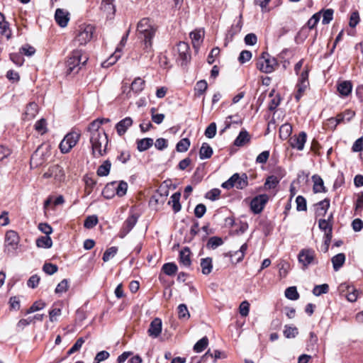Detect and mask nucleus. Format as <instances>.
I'll list each match as a JSON object with an SVG mask.
<instances>
[{"label": "nucleus", "instance_id": "nucleus-1", "mask_svg": "<svg viewBox=\"0 0 363 363\" xmlns=\"http://www.w3.org/2000/svg\"><path fill=\"white\" fill-rule=\"evenodd\" d=\"M92 155L94 157L103 156L106 152L108 136L104 129H99V123H91L87 128Z\"/></svg>", "mask_w": 363, "mask_h": 363}, {"label": "nucleus", "instance_id": "nucleus-2", "mask_svg": "<svg viewBox=\"0 0 363 363\" xmlns=\"http://www.w3.org/2000/svg\"><path fill=\"white\" fill-rule=\"evenodd\" d=\"M157 31V26L148 18L141 19L137 25V32L138 38L142 40L143 50L145 53L150 54L152 52V38L155 37Z\"/></svg>", "mask_w": 363, "mask_h": 363}, {"label": "nucleus", "instance_id": "nucleus-3", "mask_svg": "<svg viewBox=\"0 0 363 363\" xmlns=\"http://www.w3.org/2000/svg\"><path fill=\"white\" fill-rule=\"evenodd\" d=\"M88 60L86 55H83L81 50H73L69 56L67 62V72L76 74L81 69V66L85 65Z\"/></svg>", "mask_w": 363, "mask_h": 363}, {"label": "nucleus", "instance_id": "nucleus-4", "mask_svg": "<svg viewBox=\"0 0 363 363\" xmlns=\"http://www.w3.org/2000/svg\"><path fill=\"white\" fill-rule=\"evenodd\" d=\"M278 66L277 60L267 52H262L257 62V68L264 73H271Z\"/></svg>", "mask_w": 363, "mask_h": 363}, {"label": "nucleus", "instance_id": "nucleus-5", "mask_svg": "<svg viewBox=\"0 0 363 363\" xmlns=\"http://www.w3.org/2000/svg\"><path fill=\"white\" fill-rule=\"evenodd\" d=\"M248 185V177L246 174H240L235 173L226 182L222 184V187L230 189L235 187L238 189H243Z\"/></svg>", "mask_w": 363, "mask_h": 363}, {"label": "nucleus", "instance_id": "nucleus-6", "mask_svg": "<svg viewBox=\"0 0 363 363\" xmlns=\"http://www.w3.org/2000/svg\"><path fill=\"white\" fill-rule=\"evenodd\" d=\"M94 31L95 28L91 24L81 25L79 27L75 40L81 45H86L92 39Z\"/></svg>", "mask_w": 363, "mask_h": 363}, {"label": "nucleus", "instance_id": "nucleus-7", "mask_svg": "<svg viewBox=\"0 0 363 363\" xmlns=\"http://www.w3.org/2000/svg\"><path fill=\"white\" fill-rule=\"evenodd\" d=\"M79 138V133L72 131L67 133L60 143V152L63 154L68 153L77 145Z\"/></svg>", "mask_w": 363, "mask_h": 363}, {"label": "nucleus", "instance_id": "nucleus-8", "mask_svg": "<svg viewBox=\"0 0 363 363\" xmlns=\"http://www.w3.org/2000/svg\"><path fill=\"white\" fill-rule=\"evenodd\" d=\"M50 155L48 145H40L32 155L30 164L35 167L42 165Z\"/></svg>", "mask_w": 363, "mask_h": 363}, {"label": "nucleus", "instance_id": "nucleus-9", "mask_svg": "<svg viewBox=\"0 0 363 363\" xmlns=\"http://www.w3.org/2000/svg\"><path fill=\"white\" fill-rule=\"evenodd\" d=\"M308 71L306 69L301 72L296 86V92L295 93L294 97L297 101H298L303 96L304 93L308 89Z\"/></svg>", "mask_w": 363, "mask_h": 363}, {"label": "nucleus", "instance_id": "nucleus-10", "mask_svg": "<svg viewBox=\"0 0 363 363\" xmlns=\"http://www.w3.org/2000/svg\"><path fill=\"white\" fill-rule=\"evenodd\" d=\"M298 261L302 264L304 268H306L308 265L315 264V253L313 250L311 249H303L300 251L298 256Z\"/></svg>", "mask_w": 363, "mask_h": 363}, {"label": "nucleus", "instance_id": "nucleus-11", "mask_svg": "<svg viewBox=\"0 0 363 363\" xmlns=\"http://www.w3.org/2000/svg\"><path fill=\"white\" fill-rule=\"evenodd\" d=\"M269 200V196L267 194H260L255 196L250 203V208L252 211L258 214L261 213Z\"/></svg>", "mask_w": 363, "mask_h": 363}, {"label": "nucleus", "instance_id": "nucleus-12", "mask_svg": "<svg viewBox=\"0 0 363 363\" xmlns=\"http://www.w3.org/2000/svg\"><path fill=\"white\" fill-rule=\"evenodd\" d=\"M174 52L177 53V60L182 62V65L186 64L191 57L189 44L185 42H179Z\"/></svg>", "mask_w": 363, "mask_h": 363}, {"label": "nucleus", "instance_id": "nucleus-13", "mask_svg": "<svg viewBox=\"0 0 363 363\" xmlns=\"http://www.w3.org/2000/svg\"><path fill=\"white\" fill-rule=\"evenodd\" d=\"M65 172L62 167L59 164L51 166L48 170L43 174L45 179L53 177L55 179L61 182L65 179Z\"/></svg>", "mask_w": 363, "mask_h": 363}, {"label": "nucleus", "instance_id": "nucleus-14", "mask_svg": "<svg viewBox=\"0 0 363 363\" xmlns=\"http://www.w3.org/2000/svg\"><path fill=\"white\" fill-rule=\"evenodd\" d=\"M306 140L307 135L305 132L302 131L299 133L298 135H295L290 138V145L294 149H296L299 151L303 150Z\"/></svg>", "mask_w": 363, "mask_h": 363}, {"label": "nucleus", "instance_id": "nucleus-15", "mask_svg": "<svg viewBox=\"0 0 363 363\" xmlns=\"http://www.w3.org/2000/svg\"><path fill=\"white\" fill-rule=\"evenodd\" d=\"M138 222V216L132 214L123 223V225L118 233L121 238H123L135 225Z\"/></svg>", "mask_w": 363, "mask_h": 363}, {"label": "nucleus", "instance_id": "nucleus-16", "mask_svg": "<svg viewBox=\"0 0 363 363\" xmlns=\"http://www.w3.org/2000/svg\"><path fill=\"white\" fill-rule=\"evenodd\" d=\"M20 241L18 234L14 230H9L5 235V246L11 247L12 250L17 248Z\"/></svg>", "mask_w": 363, "mask_h": 363}, {"label": "nucleus", "instance_id": "nucleus-17", "mask_svg": "<svg viewBox=\"0 0 363 363\" xmlns=\"http://www.w3.org/2000/svg\"><path fill=\"white\" fill-rule=\"evenodd\" d=\"M355 115L354 111L347 109L344 112L337 115L335 118H330L329 121L330 123L335 122V126L341 123L349 122Z\"/></svg>", "mask_w": 363, "mask_h": 363}, {"label": "nucleus", "instance_id": "nucleus-18", "mask_svg": "<svg viewBox=\"0 0 363 363\" xmlns=\"http://www.w3.org/2000/svg\"><path fill=\"white\" fill-rule=\"evenodd\" d=\"M55 19L60 27H66L69 20V13L62 9H57L55 13Z\"/></svg>", "mask_w": 363, "mask_h": 363}, {"label": "nucleus", "instance_id": "nucleus-19", "mask_svg": "<svg viewBox=\"0 0 363 363\" xmlns=\"http://www.w3.org/2000/svg\"><path fill=\"white\" fill-rule=\"evenodd\" d=\"M161 332L162 320L161 319L156 318L150 323L147 333L150 337L156 338L160 335Z\"/></svg>", "mask_w": 363, "mask_h": 363}, {"label": "nucleus", "instance_id": "nucleus-20", "mask_svg": "<svg viewBox=\"0 0 363 363\" xmlns=\"http://www.w3.org/2000/svg\"><path fill=\"white\" fill-rule=\"evenodd\" d=\"M133 119L130 117H126L120 121L116 125V129L118 135L122 136L125 133L127 130L133 125Z\"/></svg>", "mask_w": 363, "mask_h": 363}, {"label": "nucleus", "instance_id": "nucleus-21", "mask_svg": "<svg viewBox=\"0 0 363 363\" xmlns=\"http://www.w3.org/2000/svg\"><path fill=\"white\" fill-rule=\"evenodd\" d=\"M62 302L59 301L57 303H55L51 310L49 311V319L51 322H56L58 320V318L62 314Z\"/></svg>", "mask_w": 363, "mask_h": 363}, {"label": "nucleus", "instance_id": "nucleus-22", "mask_svg": "<svg viewBox=\"0 0 363 363\" xmlns=\"http://www.w3.org/2000/svg\"><path fill=\"white\" fill-rule=\"evenodd\" d=\"M250 141V135L246 130L240 132L238 136L234 141V145L237 147H242Z\"/></svg>", "mask_w": 363, "mask_h": 363}, {"label": "nucleus", "instance_id": "nucleus-23", "mask_svg": "<svg viewBox=\"0 0 363 363\" xmlns=\"http://www.w3.org/2000/svg\"><path fill=\"white\" fill-rule=\"evenodd\" d=\"M329 207L330 200L328 199H325L324 200L318 202L315 210L316 217L325 216Z\"/></svg>", "mask_w": 363, "mask_h": 363}, {"label": "nucleus", "instance_id": "nucleus-24", "mask_svg": "<svg viewBox=\"0 0 363 363\" xmlns=\"http://www.w3.org/2000/svg\"><path fill=\"white\" fill-rule=\"evenodd\" d=\"M204 32L201 30H196L190 33V38L194 48H198L202 42Z\"/></svg>", "mask_w": 363, "mask_h": 363}, {"label": "nucleus", "instance_id": "nucleus-25", "mask_svg": "<svg viewBox=\"0 0 363 363\" xmlns=\"http://www.w3.org/2000/svg\"><path fill=\"white\" fill-rule=\"evenodd\" d=\"M190 255L191 252L188 247H185L180 251L179 262L184 267H189L191 265Z\"/></svg>", "mask_w": 363, "mask_h": 363}, {"label": "nucleus", "instance_id": "nucleus-26", "mask_svg": "<svg viewBox=\"0 0 363 363\" xmlns=\"http://www.w3.org/2000/svg\"><path fill=\"white\" fill-rule=\"evenodd\" d=\"M333 267L335 271H338L345 262V255L344 253H339L335 255L332 259Z\"/></svg>", "mask_w": 363, "mask_h": 363}, {"label": "nucleus", "instance_id": "nucleus-27", "mask_svg": "<svg viewBox=\"0 0 363 363\" xmlns=\"http://www.w3.org/2000/svg\"><path fill=\"white\" fill-rule=\"evenodd\" d=\"M313 182V191L315 193H320L325 191L323 180L318 175H313L312 177Z\"/></svg>", "mask_w": 363, "mask_h": 363}, {"label": "nucleus", "instance_id": "nucleus-28", "mask_svg": "<svg viewBox=\"0 0 363 363\" xmlns=\"http://www.w3.org/2000/svg\"><path fill=\"white\" fill-rule=\"evenodd\" d=\"M352 89V83L349 81H344L337 86V91L342 96H348Z\"/></svg>", "mask_w": 363, "mask_h": 363}, {"label": "nucleus", "instance_id": "nucleus-29", "mask_svg": "<svg viewBox=\"0 0 363 363\" xmlns=\"http://www.w3.org/2000/svg\"><path fill=\"white\" fill-rule=\"evenodd\" d=\"M114 0H102L101 4V9L106 12L108 15H113L116 11L115 6L113 5Z\"/></svg>", "mask_w": 363, "mask_h": 363}, {"label": "nucleus", "instance_id": "nucleus-30", "mask_svg": "<svg viewBox=\"0 0 363 363\" xmlns=\"http://www.w3.org/2000/svg\"><path fill=\"white\" fill-rule=\"evenodd\" d=\"M153 145L152 138H146L137 141V148L140 152L148 150Z\"/></svg>", "mask_w": 363, "mask_h": 363}, {"label": "nucleus", "instance_id": "nucleus-31", "mask_svg": "<svg viewBox=\"0 0 363 363\" xmlns=\"http://www.w3.org/2000/svg\"><path fill=\"white\" fill-rule=\"evenodd\" d=\"M333 218V215L331 214L328 219H320L318 221L319 228L325 233L332 232L333 230V224L330 220Z\"/></svg>", "mask_w": 363, "mask_h": 363}, {"label": "nucleus", "instance_id": "nucleus-32", "mask_svg": "<svg viewBox=\"0 0 363 363\" xmlns=\"http://www.w3.org/2000/svg\"><path fill=\"white\" fill-rule=\"evenodd\" d=\"M38 113V105L35 103H30L25 111V118L27 120L33 119Z\"/></svg>", "mask_w": 363, "mask_h": 363}, {"label": "nucleus", "instance_id": "nucleus-33", "mask_svg": "<svg viewBox=\"0 0 363 363\" xmlns=\"http://www.w3.org/2000/svg\"><path fill=\"white\" fill-rule=\"evenodd\" d=\"M0 29L1 35H5L8 39L10 38L11 31L9 28V23L5 21L4 16L1 13H0Z\"/></svg>", "mask_w": 363, "mask_h": 363}, {"label": "nucleus", "instance_id": "nucleus-34", "mask_svg": "<svg viewBox=\"0 0 363 363\" xmlns=\"http://www.w3.org/2000/svg\"><path fill=\"white\" fill-rule=\"evenodd\" d=\"M213 155V149L211 147L204 143L202 144L200 151H199V156L201 160L208 159L210 158Z\"/></svg>", "mask_w": 363, "mask_h": 363}, {"label": "nucleus", "instance_id": "nucleus-35", "mask_svg": "<svg viewBox=\"0 0 363 363\" xmlns=\"http://www.w3.org/2000/svg\"><path fill=\"white\" fill-rule=\"evenodd\" d=\"M180 197L181 194L179 192H176L172 194V196L170 198V201H169V203H172V208L175 213L179 212L182 208L179 202Z\"/></svg>", "mask_w": 363, "mask_h": 363}, {"label": "nucleus", "instance_id": "nucleus-36", "mask_svg": "<svg viewBox=\"0 0 363 363\" xmlns=\"http://www.w3.org/2000/svg\"><path fill=\"white\" fill-rule=\"evenodd\" d=\"M111 163L109 160H106L101 164L97 169V175L99 177H105L109 174Z\"/></svg>", "mask_w": 363, "mask_h": 363}, {"label": "nucleus", "instance_id": "nucleus-37", "mask_svg": "<svg viewBox=\"0 0 363 363\" xmlns=\"http://www.w3.org/2000/svg\"><path fill=\"white\" fill-rule=\"evenodd\" d=\"M201 267L203 274L207 275L210 274L213 268L212 259L210 257L202 259L201 261Z\"/></svg>", "mask_w": 363, "mask_h": 363}, {"label": "nucleus", "instance_id": "nucleus-38", "mask_svg": "<svg viewBox=\"0 0 363 363\" xmlns=\"http://www.w3.org/2000/svg\"><path fill=\"white\" fill-rule=\"evenodd\" d=\"M292 133V126L289 123L283 124L279 128V137L282 140L287 139Z\"/></svg>", "mask_w": 363, "mask_h": 363}, {"label": "nucleus", "instance_id": "nucleus-39", "mask_svg": "<svg viewBox=\"0 0 363 363\" xmlns=\"http://www.w3.org/2000/svg\"><path fill=\"white\" fill-rule=\"evenodd\" d=\"M52 245V241L49 235L42 236L36 240V245L38 247L50 248Z\"/></svg>", "mask_w": 363, "mask_h": 363}, {"label": "nucleus", "instance_id": "nucleus-40", "mask_svg": "<svg viewBox=\"0 0 363 363\" xmlns=\"http://www.w3.org/2000/svg\"><path fill=\"white\" fill-rule=\"evenodd\" d=\"M178 318L182 320H188L190 318V313L186 304H179L177 307Z\"/></svg>", "mask_w": 363, "mask_h": 363}, {"label": "nucleus", "instance_id": "nucleus-41", "mask_svg": "<svg viewBox=\"0 0 363 363\" xmlns=\"http://www.w3.org/2000/svg\"><path fill=\"white\" fill-rule=\"evenodd\" d=\"M145 81L140 77L132 82L130 89L135 93H139L144 89Z\"/></svg>", "mask_w": 363, "mask_h": 363}, {"label": "nucleus", "instance_id": "nucleus-42", "mask_svg": "<svg viewBox=\"0 0 363 363\" xmlns=\"http://www.w3.org/2000/svg\"><path fill=\"white\" fill-rule=\"evenodd\" d=\"M320 11L323 16L322 23L324 25L330 23L333 18L334 11L332 9H328Z\"/></svg>", "mask_w": 363, "mask_h": 363}, {"label": "nucleus", "instance_id": "nucleus-43", "mask_svg": "<svg viewBox=\"0 0 363 363\" xmlns=\"http://www.w3.org/2000/svg\"><path fill=\"white\" fill-rule=\"evenodd\" d=\"M162 271L168 276H173L177 271V266L172 262L166 263L162 266Z\"/></svg>", "mask_w": 363, "mask_h": 363}, {"label": "nucleus", "instance_id": "nucleus-44", "mask_svg": "<svg viewBox=\"0 0 363 363\" xmlns=\"http://www.w3.org/2000/svg\"><path fill=\"white\" fill-rule=\"evenodd\" d=\"M208 344V339L207 337H203L199 340L194 346V350L196 352H201L203 351Z\"/></svg>", "mask_w": 363, "mask_h": 363}, {"label": "nucleus", "instance_id": "nucleus-45", "mask_svg": "<svg viewBox=\"0 0 363 363\" xmlns=\"http://www.w3.org/2000/svg\"><path fill=\"white\" fill-rule=\"evenodd\" d=\"M279 183V178L274 175H271L267 177L264 183V187L266 189H274Z\"/></svg>", "mask_w": 363, "mask_h": 363}, {"label": "nucleus", "instance_id": "nucleus-46", "mask_svg": "<svg viewBox=\"0 0 363 363\" xmlns=\"http://www.w3.org/2000/svg\"><path fill=\"white\" fill-rule=\"evenodd\" d=\"M207 88L208 84L205 80H201L198 82L194 88L195 95L200 96L206 91Z\"/></svg>", "mask_w": 363, "mask_h": 363}, {"label": "nucleus", "instance_id": "nucleus-47", "mask_svg": "<svg viewBox=\"0 0 363 363\" xmlns=\"http://www.w3.org/2000/svg\"><path fill=\"white\" fill-rule=\"evenodd\" d=\"M190 146V140L188 138H183L178 142L176 149L179 152H184L188 150Z\"/></svg>", "mask_w": 363, "mask_h": 363}, {"label": "nucleus", "instance_id": "nucleus-48", "mask_svg": "<svg viewBox=\"0 0 363 363\" xmlns=\"http://www.w3.org/2000/svg\"><path fill=\"white\" fill-rule=\"evenodd\" d=\"M46 304L43 301H38L34 302L32 306L26 311V314H30L43 309Z\"/></svg>", "mask_w": 363, "mask_h": 363}, {"label": "nucleus", "instance_id": "nucleus-49", "mask_svg": "<svg viewBox=\"0 0 363 363\" xmlns=\"http://www.w3.org/2000/svg\"><path fill=\"white\" fill-rule=\"evenodd\" d=\"M285 296L287 298L292 301L297 300L299 297V294L295 286H290L287 288L285 291Z\"/></svg>", "mask_w": 363, "mask_h": 363}, {"label": "nucleus", "instance_id": "nucleus-50", "mask_svg": "<svg viewBox=\"0 0 363 363\" xmlns=\"http://www.w3.org/2000/svg\"><path fill=\"white\" fill-rule=\"evenodd\" d=\"M321 17V11L315 13L312 17L308 21L306 26L309 29H313L320 21Z\"/></svg>", "mask_w": 363, "mask_h": 363}, {"label": "nucleus", "instance_id": "nucleus-51", "mask_svg": "<svg viewBox=\"0 0 363 363\" xmlns=\"http://www.w3.org/2000/svg\"><path fill=\"white\" fill-rule=\"evenodd\" d=\"M118 247H111L108 248L103 255L104 262H106L112 259L117 253Z\"/></svg>", "mask_w": 363, "mask_h": 363}, {"label": "nucleus", "instance_id": "nucleus-52", "mask_svg": "<svg viewBox=\"0 0 363 363\" xmlns=\"http://www.w3.org/2000/svg\"><path fill=\"white\" fill-rule=\"evenodd\" d=\"M329 290V286L327 284L315 286L313 289V294L316 296H320L323 294H327Z\"/></svg>", "mask_w": 363, "mask_h": 363}, {"label": "nucleus", "instance_id": "nucleus-53", "mask_svg": "<svg viewBox=\"0 0 363 363\" xmlns=\"http://www.w3.org/2000/svg\"><path fill=\"white\" fill-rule=\"evenodd\" d=\"M98 221L96 216H89L85 219L84 226L88 229L92 228L97 225Z\"/></svg>", "mask_w": 363, "mask_h": 363}, {"label": "nucleus", "instance_id": "nucleus-54", "mask_svg": "<svg viewBox=\"0 0 363 363\" xmlns=\"http://www.w3.org/2000/svg\"><path fill=\"white\" fill-rule=\"evenodd\" d=\"M128 184L125 182L121 181L117 184V186L116 187V194L118 196H123L126 194Z\"/></svg>", "mask_w": 363, "mask_h": 363}, {"label": "nucleus", "instance_id": "nucleus-55", "mask_svg": "<svg viewBox=\"0 0 363 363\" xmlns=\"http://www.w3.org/2000/svg\"><path fill=\"white\" fill-rule=\"evenodd\" d=\"M359 291L352 286L347 287V299L350 302H354L358 298Z\"/></svg>", "mask_w": 363, "mask_h": 363}, {"label": "nucleus", "instance_id": "nucleus-56", "mask_svg": "<svg viewBox=\"0 0 363 363\" xmlns=\"http://www.w3.org/2000/svg\"><path fill=\"white\" fill-rule=\"evenodd\" d=\"M284 335L286 338H294L298 335V329L296 327L285 325Z\"/></svg>", "mask_w": 363, "mask_h": 363}, {"label": "nucleus", "instance_id": "nucleus-57", "mask_svg": "<svg viewBox=\"0 0 363 363\" xmlns=\"http://www.w3.org/2000/svg\"><path fill=\"white\" fill-rule=\"evenodd\" d=\"M155 111V108H152L150 109L152 121L156 124H160L164 119V115L162 113H156Z\"/></svg>", "mask_w": 363, "mask_h": 363}, {"label": "nucleus", "instance_id": "nucleus-58", "mask_svg": "<svg viewBox=\"0 0 363 363\" xmlns=\"http://www.w3.org/2000/svg\"><path fill=\"white\" fill-rule=\"evenodd\" d=\"M223 240L218 237H212L209 239L207 247L212 249H216L223 244Z\"/></svg>", "mask_w": 363, "mask_h": 363}, {"label": "nucleus", "instance_id": "nucleus-59", "mask_svg": "<svg viewBox=\"0 0 363 363\" xmlns=\"http://www.w3.org/2000/svg\"><path fill=\"white\" fill-rule=\"evenodd\" d=\"M68 288H69L68 280L65 279L57 284L55 291L57 294H62V293L66 292L67 291Z\"/></svg>", "mask_w": 363, "mask_h": 363}, {"label": "nucleus", "instance_id": "nucleus-60", "mask_svg": "<svg viewBox=\"0 0 363 363\" xmlns=\"http://www.w3.org/2000/svg\"><path fill=\"white\" fill-rule=\"evenodd\" d=\"M296 209L298 211H306V201L302 196H298L296 199Z\"/></svg>", "mask_w": 363, "mask_h": 363}, {"label": "nucleus", "instance_id": "nucleus-61", "mask_svg": "<svg viewBox=\"0 0 363 363\" xmlns=\"http://www.w3.org/2000/svg\"><path fill=\"white\" fill-rule=\"evenodd\" d=\"M84 343V339L83 337H79L73 345V346L68 350L67 354L71 355L72 354L79 351Z\"/></svg>", "mask_w": 363, "mask_h": 363}, {"label": "nucleus", "instance_id": "nucleus-62", "mask_svg": "<svg viewBox=\"0 0 363 363\" xmlns=\"http://www.w3.org/2000/svg\"><path fill=\"white\" fill-rule=\"evenodd\" d=\"M216 134V124L211 123L205 130V135L208 138H213Z\"/></svg>", "mask_w": 363, "mask_h": 363}, {"label": "nucleus", "instance_id": "nucleus-63", "mask_svg": "<svg viewBox=\"0 0 363 363\" xmlns=\"http://www.w3.org/2000/svg\"><path fill=\"white\" fill-rule=\"evenodd\" d=\"M10 59L14 64L18 66H21L24 62V59L21 52L10 54Z\"/></svg>", "mask_w": 363, "mask_h": 363}, {"label": "nucleus", "instance_id": "nucleus-64", "mask_svg": "<svg viewBox=\"0 0 363 363\" xmlns=\"http://www.w3.org/2000/svg\"><path fill=\"white\" fill-rule=\"evenodd\" d=\"M43 271L49 275H52L57 272L58 267L57 265L51 263H45L43 267Z\"/></svg>", "mask_w": 363, "mask_h": 363}]
</instances>
